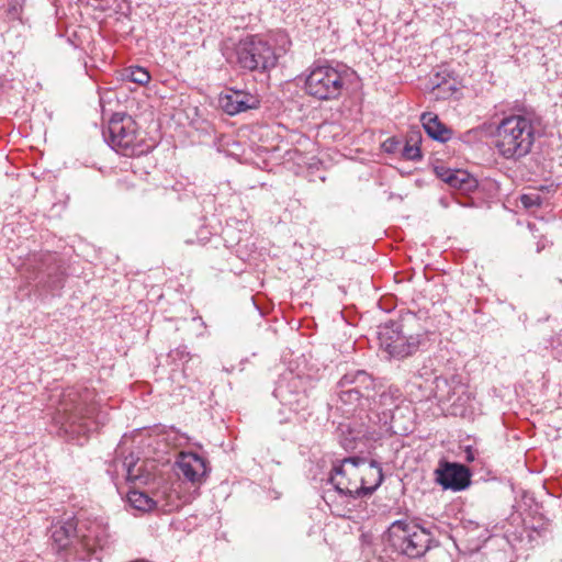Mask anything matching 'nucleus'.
<instances>
[{"mask_svg":"<svg viewBox=\"0 0 562 562\" xmlns=\"http://www.w3.org/2000/svg\"><path fill=\"white\" fill-rule=\"evenodd\" d=\"M346 75L345 66L315 63L305 79L306 93L323 101L336 100L345 89Z\"/></svg>","mask_w":562,"mask_h":562,"instance_id":"423d86ee","label":"nucleus"},{"mask_svg":"<svg viewBox=\"0 0 562 562\" xmlns=\"http://www.w3.org/2000/svg\"><path fill=\"white\" fill-rule=\"evenodd\" d=\"M464 459L468 462H473L475 460V450L472 447H467L464 450Z\"/></svg>","mask_w":562,"mask_h":562,"instance_id":"c756f323","label":"nucleus"},{"mask_svg":"<svg viewBox=\"0 0 562 562\" xmlns=\"http://www.w3.org/2000/svg\"><path fill=\"white\" fill-rule=\"evenodd\" d=\"M337 408L345 415H353L357 411L366 412L371 407V398L359 391L340 389L336 386Z\"/></svg>","mask_w":562,"mask_h":562,"instance_id":"4468645a","label":"nucleus"},{"mask_svg":"<svg viewBox=\"0 0 562 562\" xmlns=\"http://www.w3.org/2000/svg\"><path fill=\"white\" fill-rule=\"evenodd\" d=\"M379 335L381 347L393 358H405L417 350L418 340L405 336L397 323L385 326Z\"/></svg>","mask_w":562,"mask_h":562,"instance_id":"9b49d317","label":"nucleus"},{"mask_svg":"<svg viewBox=\"0 0 562 562\" xmlns=\"http://www.w3.org/2000/svg\"><path fill=\"white\" fill-rule=\"evenodd\" d=\"M362 496L371 495L382 483L383 473L380 463L374 460L368 461L361 458V468L359 474Z\"/></svg>","mask_w":562,"mask_h":562,"instance_id":"a211bd4d","label":"nucleus"},{"mask_svg":"<svg viewBox=\"0 0 562 562\" xmlns=\"http://www.w3.org/2000/svg\"><path fill=\"white\" fill-rule=\"evenodd\" d=\"M299 381L296 379L291 382H281L274 389V396L280 401V404L286 407L290 412L301 415L302 419H306V411L310 406V398L305 391L297 389ZM307 415H310L307 413Z\"/></svg>","mask_w":562,"mask_h":562,"instance_id":"ddd939ff","label":"nucleus"},{"mask_svg":"<svg viewBox=\"0 0 562 562\" xmlns=\"http://www.w3.org/2000/svg\"><path fill=\"white\" fill-rule=\"evenodd\" d=\"M337 387L359 391L366 396H373L375 394V381L364 370L347 372L337 382Z\"/></svg>","mask_w":562,"mask_h":562,"instance_id":"dca6fc26","label":"nucleus"},{"mask_svg":"<svg viewBox=\"0 0 562 562\" xmlns=\"http://www.w3.org/2000/svg\"><path fill=\"white\" fill-rule=\"evenodd\" d=\"M360 468L361 457L345 458L333 465L328 483L341 495L361 497Z\"/></svg>","mask_w":562,"mask_h":562,"instance_id":"1a4fd4ad","label":"nucleus"},{"mask_svg":"<svg viewBox=\"0 0 562 562\" xmlns=\"http://www.w3.org/2000/svg\"><path fill=\"white\" fill-rule=\"evenodd\" d=\"M536 139V117L532 114H512L503 117L495 128L494 148L506 160L526 157Z\"/></svg>","mask_w":562,"mask_h":562,"instance_id":"7ed1b4c3","label":"nucleus"},{"mask_svg":"<svg viewBox=\"0 0 562 562\" xmlns=\"http://www.w3.org/2000/svg\"><path fill=\"white\" fill-rule=\"evenodd\" d=\"M127 502L134 509L146 513L158 507L160 499L153 498L145 492L132 490L127 493Z\"/></svg>","mask_w":562,"mask_h":562,"instance_id":"5701e85b","label":"nucleus"},{"mask_svg":"<svg viewBox=\"0 0 562 562\" xmlns=\"http://www.w3.org/2000/svg\"><path fill=\"white\" fill-rule=\"evenodd\" d=\"M103 135L109 145L123 156H140L147 151L136 122L127 114L115 113Z\"/></svg>","mask_w":562,"mask_h":562,"instance_id":"6e6552de","label":"nucleus"},{"mask_svg":"<svg viewBox=\"0 0 562 562\" xmlns=\"http://www.w3.org/2000/svg\"><path fill=\"white\" fill-rule=\"evenodd\" d=\"M122 467L128 482L147 484L151 480V473L145 469V463L138 464V459L135 460L133 454L123 460Z\"/></svg>","mask_w":562,"mask_h":562,"instance_id":"412c9836","label":"nucleus"},{"mask_svg":"<svg viewBox=\"0 0 562 562\" xmlns=\"http://www.w3.org/2000/svg\"><path fill=\"white\" fill-rule=\"evenodd\" d=\"M469 524H470L471 526H473V528H476V527H477V524L473 522L472 520H469Z\"/></svg>","mask_w":562,"mask_h":562,"instance_id":"7c9ffc66","label":"nucleus"},{"mask_svg":"<svg viewBox=\"0 0 562 562\" xmlns=\"http://www.w3.org/2000/svg\"><path fill=\"white\" fill-rule=\"evenodd\" d=\"M53 418L60 430L72 438L87 436L105 423V415L92 403V393L76 387H68L60 394Z\"/></svg>","mask_w":562,"mask_h":562,"instance_id":"f03ea898","label":"nucleus"},{"mask_svg":"<svg viewBox=\"0 0 562 562\" xmlns=\"http://www.w3.org/2000/svg\"><path fill=\"white\" fill-rule=\"evenodd\" d=\"M412 385L423 390L422 396L424 398L434 397L439 402H450L454 394L464 390V385L458 375H451L450 378L434 375L431 380L423 381V374H419L414 378Z\"/></svg>","mask_w":562,"mask_h":562,"instance_id":"9d476101","label":"nucleus"},{"mask_svg":"<svg viewBox=\"0 0 562 562\" xmlns=\"http://www.w3.org/2000/svg\"><path fill=\"white\" fill-rule=\"evenodd\" d=\"M179 475L191 483H200L202 477L206 474L205 460L193 452H182L177 460Z\"/></svg>","mask_w":562,"mask_h":562,"instance_id":"2eb2a0df","label":"nucleus"},{"mask_svg":"<svg viewBox=\"0 0 562 562\" xmlns=\"http://www.w3.org/2000/svg\"><path fill=\"white\" fill-rule=\"evenodd\" d=\"M397 390H378L371 398L370 413L367 414L369 424L363 429H353L350 425H341V431L345 428L349 432V437L340 439V443L345 450H353L357 448L356 441L361 438L375 439L386 434H396L394 426V409H397Z\"/></svg>","mask_w":562,"mask_h":562,"instance_id":"20e7f679","label":"nucleus"},{"mask_svg":"<svg viewBox=\"0 0 562 562\" xmlns=\"http://www.w3.org/2000/svg\"><path fill=\"white\" fill-rule=\"evenodd\" d=\"M49 537L57 550L78 562H100L112 544L108 525L97 519H59L52 524Z\"/></svg>","mask_w":562,"mask_h":562,"instance_id":"f257e3e1","label":"nucleus"},{"mask_svg":"<svg viewBox=\"0 0 562 562\" xmlns=\"http://www.w3.org/2000/svg\"><path fill=\"white\" fill-rule=\"evenodd\" d=\"M422 142V135L419 131H412L406 136L405 145L401 153L403 158L407 160H419L422 158V151L419 143Z\"/></svg>","mask_w":562,"mask_h":562,"instance_id":"b1692460","label":"nucleus"},{"mask_svg":"<svg viewBox=\"0 0 562 562\" xmlns=\"http://www.w3.org/2000/svg\"><path fill=\"white\" fill-rule=\"evenodd\" d=\"M168 359L173 363L188 362L191 359V355L187 346H179L169 351Z\"/></svg>","mask_w":562,"mask_h":562,"instance_id":"a878e982","label":"nucleus"},{"mask_svg":"<svg viewBox=\"0 0 562 562\" xmlns=\"http://www.w3.org/2000/svg\"><path fill=\"white\" fill-rule=\"evenodd\" d=\"M180 487L181 484L178 483L170 487H166L156 494V499H160L158 506H160L162 510H178L188 502V498L182 499V497L180 496Z\"/></svg>","mask_w":562,"mask_h":562,"instance_id":"4be33fe9","label":"nucleus"},{"mask_svg":"<svg viewBox=\"0 0 562 562\" xmlns=\"http://www.w3.org/2000/svg\"><path fill=\"white\" fill-rule=\"evenodd\" d=\"M400 145V142L398 140H395V139H387L385 143H384V148L386 151L389 153H394L396 149H397V146Z\"/></svg>","mask_w":562,"mask_h":562,"instance_id":"cd10ccee","label":"nucleus"},{"mask_svg":"<svg viewBox=\"0 0 562 562\" xmlns=\"http://www.w3.org/2000/svg\"><path fill=\"white\" fill-rule=\"evenodd\" d=\"M436 173L452 189L467 192L475 187V180L464 170H451L437 167Z\"/></svg>","mask_w":562,"mask_h":562,"instance_id":"6ab92c4d","label":"nucleus"},{"mask_svg":"<svg viewBox=\"0 0 562 562\" xmlns=\"http://www.w3.org/2000/svg\"><path fill=\"white\" fill-rule=\"evenodd\" d=\"M222 109L229 115H235L258 106V100L250 93L232 90L220 97Z\"/></svg>","mask_w":562,"mask_h":562,"instance_id":"f3484780","label":"nucleus"},{"mask_svg":"<svg viewBox=\"0 0 562 562\" xmlns=\"http://www.w3.org/2000/svg\"><path fill=\"white\" fill-rule=\"evenodd\" d=\"M435 481L443 490L462 491L471 483V472L461 463L443 460L435 470Z\"/></svg>","mask_w":562,"mask_h":562,"instance_id":"f8f14e48","label":"nucleus"},{"mask_svg":"<svg viewBox=\"0 0 562 562\" xmlns=\"http://www.w3.org/2000/svg\"><path fill=\"white\" fill-rule=\"evenodd\" d=\"M282 45L276 48L261 35H247L239 40L234 48L235 64L243 70L266 74L276 68L282 54L286 52L290 41L280 34Z\"/></svg>","mask_w":562,"mask_h":562,"instance_id":"39448f33","label":"nucleus"},{"mask_svg":"<svg viewBox=\"0 0 562 562\" xmlns=\"http://www.w3.org/2000/svg\"><path fill=\"white\" fill-rule=\"evenodd\" d=\"M47 283V285L52 289V290H56V289H59L63 286V279L60 276H57L55 279H53L52 281L47 280L45 281Z\"/></svg>","mask_w":562,"mask_h":562,"instance_id":"c85d7f7f","label":"nucleus"},{"mask_svg":"<svg viewBox=\"0 0 562 562\" xmlns=\"http://www.w3.org/2000/svg\"><path fill=\"white\" fill-rule=\"evenodd\" d=\"M420 121L430 138L441 143L451 138L452 131L441 123L436 114L431 112L424 113Z\"/></svg>","mask_w":562,"mask_h":562,"instance_id":"aec40b11","label":"nucleus"},{"mask_svg":"<svg viewBox=\"0 0 562 562\" xmlns=\"http://www.w3.org/2000/svg\"><path fill=\"white\" fill-rule=\"evenodd\" d=\"M124 77L139 86H145L150 80L148 70L139 66H131L126 68L124 71Z\"/></svg>","mask_w":562,"mask_h":562,"instance_id":"393cba45","label":"nucleus"},{"mask_svg":"<svg viewBox=\"0 0 562 562\" xmlns=\"http://www.w3.org/2000/svg\"><path fill=\"white\" fill-rule=\"evenodd\" d=\"M387 538L395 551L412 559L424 555L432 543L431 533L408 519L393 521Z\"/></svg>","mask_w":562,"mask_h":562,"instance_id":"0eeeda50","label":"nucleus"},{"mask_svg":"<svg viewBox=\"0 0 562 562\" xmlns=\"http://www.w3.org/2000/svg\"><path fill=\"white\" fill-rule=\"evenodd\" d=\"M520 202L526 209H531L535 206H539L541 204V198L539 194L533 193L522 194L520 198Z\"/></svg>","mask_w":562,"mask_h":562,"instance_id":"bb28decb","label":"nucleus"}]
</instances>
